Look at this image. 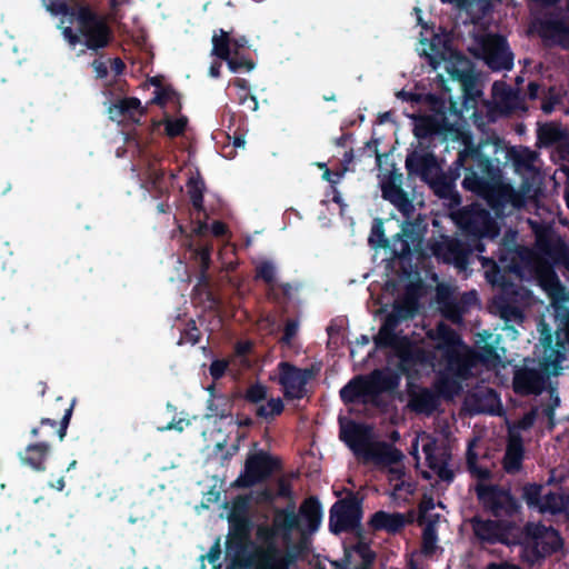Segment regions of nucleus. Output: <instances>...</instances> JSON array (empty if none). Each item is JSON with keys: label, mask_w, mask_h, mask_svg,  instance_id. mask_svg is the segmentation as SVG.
<instances>
[{"label": "nucleus", "mask_w": 569, "mask_h": 569, "mask_svg": "<svg viewBox=\"0 0 569 569\" xmlns=\"http://www.w3.org/2000/svg\"><path fill=\"white\" fill-rule=\"evenodd\" d=\"M482 148V143L475 144L471 140L465 142L460 161L469 156L473 163L467 168L462 187L483 199L497 217H502L507 204L517 206L520 197L510 183L501 181L499 167L483 153Z\"/></svg>", "instance_id": "obj_1"}, {"label": "nucleus", "mask_w": 569, "mask_h": 569, "mask_svg": "<svg viewBox=\"0 0 569 569\" xmlns=\"http://www.w3.org/2000/svg\"><path fill=\"white\" fill-rule=\"evenodd\" d=\"M77 28L63 27L62 37L71 50L82 44L77 56L84 54L87 50L98 53L108 48L113 40V31L104 14L94 10L90 4L77 3L76 11L70 17Z\"/></svg>", "instance_id": "obj_2"}, {"label": "nucleus", "mask_w": 569, "mask_h": 569, "mask_svg": "<svg viewBox=\"0 0 569 569\" xmlns=\"http://www.w3.org/2000/svg\"><path fill=\"white\" fill-rule=\"evenodd\" d=\"M339 437L355 456L362 458L365 462L391 466L399 463L403 458L402 451L390 443L371 442L372 427L363 422L349 420L341 425Z\"/></svg>", "instance_id": "obj_3"}, {"label": "nucleus", "mask_w": 569, "mask_h": 569, "mask_svg": "<svg viewBox=\"0 0 569 569\" xmlns=\"http://www.w3.org/2000/svg\"><path fill=\"white\" fill-rule=\"evenodd\" d=\"M399 386L396 373L376 369L368 376H356L340 391V399L345 405L361 403L380 405V395L392 391Z\"/></svg>", "instance_id": "obj_4"}, {"label": "nucleus", "mask_w": 569, "mask_h": 569, "mask_svg": "<svg viewBox=\"0 0 569 569\" xmlns=\"http://www.w3.org/2000/svg\"><path fill=\"white\" fill-rule=\"evenodd\" d=\"M427 226L421 218H417L412 222L405 221L401 231L395 234L392 240H389L385 234L382 220L375 219L369 236V243L373 248H389L392 254L399 259H410L412 247H420Z\"/></svg>", "instance_id": "obj_5"}, {"label": "nucleus", "mask_w": 569, "mask_h": 569, "mask_svg": "<svg viewBox=\"0 0 569 569\" xmlns=\"http://www.w3.org/2000/svg\"><path fill=\"white\" fill-rule=\"evenodd\" d=\"M475 492L482 510L497 519L512 520L521 512V503L509 488L478 482Z\"/></svg>", "instance_id": "obj_6"}, {"label": "nucleus", "mask_w": 569, "mask_h": 569, "mask_svg": "<svg viewBox=\"0 0 569 569\" xmlns=\"http://www.w3.org/2000/svg\"><path fill=\"white\" fill-rule=\"evenodd\" d=\"M472 532L481 545H520L522 540L521 528L513 520L483 519L473 516L470 519Z\"/></svg>", "instance_id": "obj_7"}, {"label": "nucleus", "mask_w": 569, "mask_h": 569, "mask_svg": "<svg viewBox=\"0 0 569 569\" xmlns=\"http://www.w3.org/2000/svg\"><path fill=\"white\" fill-rule=\"evenodd\" d=\"M526 249L516 243L515 233H507L499 244L497 257H479L482 267L489 268L487 271V279L491 283H498L503 279L505 272H520L521 264L526 258Z\"/></svg>", "instance_id": "obj_8"}, {"label": "nucleus", "mask_w": 569, "mask_h": 569, "mask_svg": "<svg viewBox=\"0 0 569 569\" xmlns=\"http://www.w3.org/2000/svg\"><path fill=\"white\" fill-rule=\"evenodd\" d=\"M278 383L282 387L286 400H301L307 396V385L315 379L320 371L319 365L299 368L291 362L281 361L277 366Z\"/></svg>", "instance_id": "obj_9"}, {"label": "nucleus", "mask_w": 569, "mask_h": 569, "mask_svg": "<svg viewBox=\"0 0 569 569\" xmlns=\"http://www.w3.org/2000/svg\"><path fill=\"white\" fill-rule=\"evenodd\" d=\"M522 540L535 559H542L558 552L563 541L559 532L552 527H546L541 522H527L521 529Z\"/></svg>", "instance_id": "obj_10"}, {"label": "nucleus", "mask_w": 569, "mask_h": 569, "mask_svg": "<svg viewBox=\"0 0 569 569\" xmlns=\"http://www.w3.org/2000/svg\"><path fill=\"white\" fill-rule=\"evenodd\" d=\"M361 501L352 493L336 501L329 511V530L333 535L356 531L361 536Z\"/></svg>", "instance_id": "obj_11"}, {"label": "nucleus", "mask_w": 569, "mask_h": 569, "mask_svg": "<svg viewBox=\"0 0 569 569\" xmlns=\"http://www.w3.org/2000/svg\"><path fill=\"white\" fill-rule=\"evenodd\" d=\"M457 222L466 238L478 237L493 240L500 233L498 222L485 208L476 206L463 208L458 214Z\"/></svg>", "instance_id": "obj_12"}, {"label": "nucleus", "mask_w": 569, "mask_h": 569, "mask_svg": "<svg viewBox=\"0 0 569 569\" xmlns=\"http://www.w3.org/2000/svg\"><path fill=\"white\" fill-rule=\"evenodd\" d=\"M280 468V460L271 455L264 451L252 453L246 459L244 470L234 480L233 485L238 488H251L269 479Z\"/></svg>", "instance_id": "obj_13"}, {"label": "nucleus", "mask_w": 569, "mask_h": 569, "mask_svg": "<svg viewBox=\"0 0 569 569\" xmlns=\"http://www.w3.org/2000/svg\"><path fill=\"white\" fill-rule=\"evenodd\" d=\"M482 59L492 71L511 70L513 53L507 39L500 34H487L480 42Z\"/></svg>", "instance_id": "obj_14"}, {"label": "nucleus", "mask_w": 569, "mask_h": 569, "mask_svg": "<svg viewBox=\"0 0 569 569\" xmlns=\"http://www.w3.org/2000/svg\"><path fill=\"white\" fill-rule=\"evenodd\" d=\"M56 402H62L63 415L60 421L50 418H42L38 427L31 429V436L37 439L38 442H46L51 445V441L58 438L60 441L67 435V429L72 416L73 403H68L62 397H58Z\"/></svg>", "instance_id": "obj_15"}, {"label": "nucleus", "mask_w": 569, "mask_h": 569, "mask_svg": "<svg viewBox=\"0 0 569 569\" xmlns=\"http://www.w3.org/2000/svg\"><path fill=\"white\" fill-rule=\"evenodd\" d=\"M536 249L551 264L563 263L569 267V244L550 228L536 233Z\"/></svg>", "instance_id": "obj_16"}, {"label": "nucleus", "mask_w": 569, "mask_h": 569, "mask_svg": "<svg viewBox=\"0 0 569 569\" xmlns=\"http://www.w3.org/2000/svg\"><path fill=\"white\" fill-rule=\"evenodd\" d=\"M462 154L463 149L459 151L457 159L449 168L448 176L436 171V173L430 178V181H427L439 198L451 199L455 196V181L460 177L461 170H463L466 174L467 168L473 163L469 156L463 158V161H460Z\"/></svg>", "instance_id": "obj_17"}, {"label": "nucleus", "mask_w": 569, "mask_h": 569, "mask_svg": "<svg viewBox=\"0 0 569 569\" xmlns=\"http://www.w3.org/2000/svg\"><path fill=\"white\" fill-rule=\"evenodd\" d=\"M549 375L533 368L518 369L513 375L512 389L518 396H538L543 391Z\"/></svg>", "instance_id": "obj_18"}, {"label": "nucleus", "mask_w": 569, "mask_h": 569, "mask_svg": "<svg viewBox=\"0 0 569 569\" xmlns=\"http://www.w3.org/2000/svg\"><path fill=\"white\" fill-rule=\"evenodd\" d=\"M401 184L402 174L391 173L381 183L382 198L392 203L405 217L409 218L413 213L415 207Z\"/></svg>", "instance_id": "obj_19"}, {"label": "nucleus", "mask_w": 569, "mask_h": 569, "mask_svg": "<svg viewBox=\"0 0 569 569\" xmlns=\"http://www.w3.org/2000/svg\"><path fill=\"white\" fill-rule=\"evenodd\" d=\"M569 325V320L566 322L565 328L562 330V336L559 331L556 332V347H553V336H545L540 337L541 345L545 348L546 355L540 362L541 370H543L546 373H555L558 375L561 366L560 363L565 359V353L562 352V349H565V345L569 342L566 339V329Z\"/></svg>", "instance_id": "obj_20"}, {"label": "nucleus", "mask_w": 569, "mask_h": 569, "mask_svg": "<svg viewBox=\"0 0 569 569\" xmlns=\"http://www.w3.org/2000/svg\"><path fill=\"white\" fill-rule=\"evenodd\" d=\"M441 362L445 365V371L452 373L460 379L468 380L472 376L475 361L472 357V349L467 345L466 347H461L456 350H448L447 353H442Z\"/></svg>", "instance_id": "obj_21"}, {"label": "nucleus", "mask_w": 569, "mask_h": 569, "mask_svg": "<svg viewBox=\"0 0 569 569\" xmlns=\"http://www.w3.org/2000/svg\"><path fill=\"white\" fill-rule=\"evenodd\" d=\"M398 358V370L407 377L417 373V367L427 362V352L415 346L409 338L393 351Z\"/></svg>", "instance_id": "obj_22"}, {"label": "nucleus", "mask_w": 569, "mask_h": 569, "mask_svg": "<svg viewBox=\"0 0 569 569\" xmlns=\"http://www.w3.org/2000/svg\"><path fill=\"white\" fill-rule=\"evenodd\" d=\"M539 34L561 49L569 50V24L563 18L553 13L546 16L539 21Z\"/></svg>", "instance_id": "obj_23"}, {"label": "nucleus", "mask_w": 569, "mask_h": 569, "mask_svg": "<svg viewBox=\"0 0 569 569\" xmlns=\"http://www.w3.org/2000/svg\"><path fill=\"white\" fill-rule=\"evenodd\" d=\"M406 169L410 176H418L422 181H430L436 171L440 170L437 157L432 152L418 151L408 153Z\"/></svg>", "instance_id": "obj_24"}, {"label": "nucleus", "mask_w": 569, "mask_h": 569, "mask_svg": "<svg viewBox=\"0 0 569 569\" xmlns=\"http://www.w3.org/2000/svg\"><path fill=\"white\" fill-rule=\"evenodd\" d=\"M300 530L302 535L315 533L322 520V507L315 496L306 498L299 508Z\"/></svg>", "instance_id": "obj_25"}, {"label": "nucleus", "mask_w": 569, "mask_h": 569, "mask_svg": "<svg viewBox=\"0 0 569 569\" xmlns=\"http://www.w3.org/2000/svg\"><path fill=\"white\" fill-rule=\"evenodd\" d=\"M146 109L141 106V101L136 97L118 99L108 107V114L111 121L121 122L124 119L138 122L136 116H143Z\"/></svg>", "instance_id": "obj_26"}, {"label": "nucleus", "mask_w": 569, "mask_h": 569, "mask_svg": "<svg viewBox=\"0 0 569 569\" xmlns=\"http://www.w3.org/2000/svg\"><path fill=\"white\" fill-rule=\"evenodd\" d=\"M408 522L407 517L401 512L390 513L379 510L371 516L368 526L372 531H386L390 535H396L400 532Z\"/></svg>", "instance_id": "obj_27"}, {"label": "nucleus", "mask_w": 569, "mask_h": 569, "mask_svg": "<svg viewBox=\"0 0 569 569\" xmlns=\"http://www.w3.org/2000/svg\"><path fill=\"white\" fill-rule=\"evenodd\" d=\"M439 395L429 388H420L409 392L408 407L418 415L431 416L440 407Z\"/></svg>", "instance_id": "obj_28"}, {"label": "nucleus", "mask_w": 569, "mask_h": 569, "mask_svg": "<svg viewBox=\"0 0 569 569\" xmlns=\"http://www.w3.org/2000/svg\"><path fill=\"white\" fill-rule=\"evenodd\" d=\"M51 451V445L46 442H33L28 445L23 451L19 452V459L23 466H28L34 471H44L46 461Z\"/></svg>", "instance_id": "obj_29"}, {"label": "nucleus", "mask_w": 569, "mask_h": 569, "mask_svg": "<svg viewBox=\"0 0 569 569\" xmlns=\"http://www.w3.org/2000/svg\"><path fill=\"white\" fill-rule=\"evenodd\" d=\"M523 457L525 447L521 437L519 435L511 436L502 459L503 470L509 475L518 473L522 468Z\"/></svg>", "instance_id": "obj_30"}, {"label": "nucleus", "mask_w": 569, "mask_h": 569, "mask_svg": "<svg viewBox=\"0 0 569 569\" xmlns=\"http://www.w3.org/2000/svg\"><path fill=\"white\" fill-rule=\"evenodd\" d=\"M432 339L436 340V349L442 353H447L448 350H456L461 347H466L460 335L450 326L440 322L436 330Z\"/></svg>", "instance_id": "obj_31"}, {"label": "nucleus", "mask_w": 569, "mask_h": 569, "mask_svg": "<svg viewBox=\"0 0 569 569\" xmlns=\"http://www.w3.org/2000/svg\"><path fill=\"white\" fill-rule=\"evenodd\" d=\"M437 303L443 318L453 323H460L462 321L465 307L456 300L448 289L438 290Z\"/></svg>", "instance_id": "obj_32"}, {"label": "nucleus", "mask_w": 569, "mask_h": 569, "mask_svg": "<svg viewBox=\"0 0 569 569\" xmlns=\"http://www.w3.org/2000/svg\"><path fill=\"white\" fill-rule=\"evenodd\" d=\"M250 542H238L231 543L230 548H227L229 552L232 553L233 566L240 569H250L254 566L257 561H260L259 551L261 548L254 547L250 548Z\"/></svg>", "instance_id": "obj_33"}, {"label": "nucleus", "mask_w": 569, "mask_h": 569, "mask_svg": "<svg viewBox=\"0 0 569 569\" xmlns=\"http://www.w3.org/2000/svg\"><path fill=\"white\" fill-rule=\"evenodd\" d=\"M466 380L467 379H460L457 376L442 370L438 373L435 381L436 393L439 395V398L442 397L450 400L460 395L462 390V382Z\"/></svg>", "instance_id": "obj_34"}, {"label": "nucleus", "mask_w": 569, "mask_h": 569, "mask_svg": "<svg viewBox=\"0 0 569 569\" xmlns=\"http://www.w3.org/2000/svg\"><path fill=\"white\" fill-rule=\"evenodd\" d=\"M295 501L283 509H278L274 512L273 526L277 530L282 531L284 536H289L293 529H300V519L298 513L295 511Z\"/></svg>", "instance_id": "obj_35"}, {"label": "nucleus", "mask_w": 569, "mask_h": 569, "mask_svg": "<svg viewBox=\"0 0 569 569\" xmlns=\"http://www.w3.org/2000/svg\"><path fill=\"white\" fill-rule=\"evenodd\" d=\"M435 254L442 256L445 261L453 262L456 266H465L468 259V248L465 243L455 240L436 249Z\"/></svg>", "instance_id": "obj_36"}, {"label": "nucleus", "mask_w": 569, "mask_h": 569, "mask_svg": "<svg viewBox=\"0 0 569 569\" xmlns=\"http://www.w3.org/2000/svg\"><path fill=\"white\" fill-rule=\"evenodd\" d=\"M250 520L246 516H233L230 518L227 548H230L231 543L250 542Z\"/></svg>", "instance_id": "obj_37"}, {"label": "nucleus", "mask_w": 569, "mask_h": 569, "mask_svg": "<svg viewBox=\"0 0 569 569\" xmlns=\"http://www.w3.org/2000/svg\"><path fill=\"white\" fill-rule=\"evenodd\" d=\"M442 123L435 116L420 117L413 127V134L418 139H428L441 132Z\"/></svg>", "instance_id": "obj_38"}, {"label": "nucleus", "mask_w": 569, "mask_h": 569, "mask_svg": "<svg viewBox=\"0 0 569 569\" xmlns=\"http://www.w3.org/2000/svg\"><path fill=\"white\" fill-rule=\"evenodd\" d=\"M236 397H228L226 395H218L208 400L207 409L210 412L209 417L218 419H226L231 416L233 409V399Z\"/></svg>", "instance_id": "obj_39"}, {"label": "nucleus", "mask_w": 569, "mask_h": 569, "mask_svg": "<svg viewBox=\"0 0 569 569\" xmlns=\"http://www.w3.org/2000/svg\"><path fill=\"white\" fill-rule=\"evenodd\" d=\"M231 31H226L223 29H219V33L214 32L212 36V50L211 54L221 59L228 60V57L231 56Z\"/></svg>", "instance_id": "obj_40"}, {"label": "nucleus", "mask_w": 569, "mask_h": 569, "mask_svg": "<svg viewBox=\"0 0 569 569\" xmlns=\"http://www.w3.org/2000/svg\"><path fill=\"white\" fill-rule=\"evenodd\" d=\"M188 194L193 209L198 212L204 211L203 193L206 190L203 179L198 174L190 177L187 181Z\"/></svg>", "instance_id": "obj_41"}, {"label": "nucleus", "mask_w": 569, "mask_h": 569, "mask_svg": "<svg viewBox=\"0 0 569 569\" xmlns=\"http://www.w3.org/2000/svg\"><path fill=\"white\" fill-rule=\"evenodd\" d=\"M259 556L260 562L264 565L266 569H288L290 567L284 555L274 546L260 550Z\"/></svg>", "instance_id": "obj_42"}, {"label": "nucleus", "mask_w": 569, "mask_h": 569, "mask_svg": "<svg viewBox=\"0 0 569 569\" xmlns=\"http://www.w3.org/2000/svg\"><path fill=\"white\" fill-rule=\"evenodd\" d=\"M161 124L164 126L166 136L169 138H177L184 133L188 126V119L186 116H181L177 119H172L169 116H166L162 121L153 120L154 128Z\"/></svg>", "instance_id": "obj_43"}, {"label": "nucleus", "mask_w": 569, "mask_h": 569, "mask_svg": "<svg viewBox=\"0 0 569 569\" xmlns=\"http://www.w3.org/2000/svg\"><path fill=\"white\" fill-rule=\"evenodd\" d=\"M407 338L406 336H398L391 329L380 327L378 335L375 337V343L380 349L390 348L395 351Z\"/></svg>", "instance_id": "obj_44"}, {"label": "nucleus", "mask_w": 569, "mask_h": 569, "mask_svg": "<svg viewBox=\"0 0 569 569\" xmlns=\"http://www.w3.org/2000/svg\"><path fill=\"white\" fill-rule=\"evenodd\" d=\"M359 541L353 547L355 552L361 558L362 562L356 569H370L376 560V553L371 550L368 542L363 540V536H358Z\"/></svg>", "instance_id": "obj_45"}, {"label": "nucleus", "mask_w": 569, "mask_h": 569, "mask_svg": "<svg viewBox=\"0 0 569 569\" xmlns=\"http://www.w3.org/2000/svg\"><path fill=\"white\" fill-rule=\"evenodd\" d=\"M475 365L481 362L483 365H497L500 362V356L495 346L485 343L478 351L472 350Z\"/></svg>", "instance_id": "obj_46"}, {"label": "nucleus", "mask_w": 569, "mask_h": 569, "mask_svg": "<svg viewBox=\"0 0 569 569\" xmlns=\"http://www.w3.org/2000/svg\"><path fill=\"white\" fill-rule=\"evenodd\" d=\"M284 410L281 398H271L267 405H260L256 410V416L264 419H273L280 416Z\"/></svg>", "instance_id": "obj_47"}, {"label": "nucleus", "mask_w": 569, "mask_h": 569, "mask_svg": "<svg viewBox=\"0 0 569 569\" xmlns=\"http://www.w3.org/2000/svg\"><path fill=\"white\" fill-rule=\"evenodd\" d=\"M479 412L500 415L501 402L498 392L492 388L483 389V407L479 408Z\"/></svg>", "instance_id": "obj_48"}, {"label": "nucleus", "mask_w": 569, "mask_h": 569, "mask_svg": "<svg viewBox=\"0 0 569 569\" xmlns=\"http://www.w3.org/2000/svg\"><path fill=\"white\" fill-rule=\"evenodd\" d=\"M539 511L541 513L548 512L551 515H558L563 512L561 493L550 491L547 495H545Z\"/></svg>", "instance_id": "obj_49"}, {"label": "nucleus", "mask_w": 569, "mask_h": 569, "mask_svg": "<svg viewBox=\"0 0 569 569\" xmlns=\"http://www.w3.org/2000/svg\"><path fill=\"white\" fill-rule=\"evenodd\" d=\"M542 486L538 483H527L522 489V498L529 508H540L543 496Z\"/></svg>", "instance_id": "obj_50"}, {"label": "nucleus", "mask_w": 569, "mask_h": 569, "mask_svg": "<svg viewBox=\"0 0 569 569\" xmlns=\"http://www.w3.org/2000/svg\"><path fill=\"white\" fill-rule=\"evenodd\" d=\"M179 100L180 97L176 89L171 84H167L154 91V97L151 99L150 103L164 108L169 101L180 103Z\"/></svg>", "instance_id": "obj_51"}, {"label": "nucleus", "mask_w": 569, "mask_h": 569, "mask_svg": "<svg viewBox=\"0 0 569 569\" xmlns=\"http://www.w3.org/2000/svg\"><path fill=\"white\" fill-rule=\"evenodd\" d=\"M73 0H43V3L48 11L54 16H68L71 17L76 11V4L72 6Z\"/></svg>", "instance_id": "obj_52"}, {"label": "nucleus", "mask_w": 569, "mask_h": 569, "mask_svg": "<svg viewBox=\"0 0 569 569\" xmlns=\"http://www.w3.org/2000/svg\"><path fill=\"white\" fill-rule=\"evenodd\" d=\"M268 393V389L266 386L256 382L251 385L243 395L240 392L234 393V397H242L246 401L250 403H259L266 400Z\"/></svg>", "instance_id": "obj_53"}, {"label": "nucleus", "mask_w": 569, "mask_h": 569, "mask_svg": "<svg viewBox=\"0 0 569 569\" xmlns=\"http://www.w3.org/2000/svg\"><path fill=\"white\" fill-rule=\"evenodd\" d=\"M438 536L436 529L428 525L422 531L421 552L425 556H432L437 548Z\"/></svg>", "instance_id": "obj_54"}, {"label": "nucleus", "mask_w": 569, "mask_h": 569, "mask_svg": "<svg viewBox=\"0 0 569 569\" xmlns=\"http://www.w3.org/2000/svg\"><path fill=\"white\" fill-rule=\"evenodd\" d=\"M224 61L227 62L229 70L234 73L242 70L249 72L256 68V62L252 59L240 56L239 53L238 56L234 54L233 57L229 56L228 60Z\"/></svg>", "instance_id": "obj_55"}, {"label": "nucleus", "mask_w": 569, "mask_h": 569, "mask_svg": "<svg viewBox=\"0 0 569 569\" xmlns=\"http://www.w3.org/2000/svg\"><path fill=\"white\" fill-rule=\"evenodd\" d=\"M256 279H260L272 287L276 281V267L271 261L264 260L256 267Z\"/></svg>", "instance_id": "obj_56"}, {"label": "nucleus", "mask_w": 569, "mask_h": 569, "mask_svg": "<svg viewBox=\"0 0 569 569\" xmlns=\"http://www.w3.org/2000/svg\"><path fill=\"white\" fill-rule=\"evenodd\" d=\"M197 256L199 257L200 262V276H199V284H209L208 269L211 263V251L207 247H202L197 250Z\"/></svg>", "instance_id": "obj_57"}, {"label": "nucleus", "mask_w": 569, "mask_h": 569, "mask_svg": "<svg viewBox=\"0 0 569 569\" xmlns=\"http://www.w3.org/2000/svg\"><path fill=\"white\" fill-rule=\"evenodd\" d=\"M201 332L198 329L196 321L193 319L188 320L184 329L181 331L179 345L186 342L192 346L200 342Z\"/></svg>", "instance_id": "obj_58"}, {"label": "nucleus", "mask_w": 569, "mask_h": 569, "mask_svg": "<svg viewBox=\"0 0 569 569\" xmlns=\"http://www.w3.org/2000/svg\"><path fill=\"white\" fill-rule=\"evenodd\" d=\"M538 139L547 146L553 144L561 139V131L553 124H545L538 130Z\"/></svg>", "instance_id": "obj_59"}, {"label": "nucleus", "mask_w": 569, "mask_h": 569, "mask_svg": "<svg viewBox=\"0 0 569 569\" xmlns=\"http://www.w3.org/2000/svg\"><path fill=\"white\" fill-rule=\"evenodd\" d=\"M392 312L401 320L413 318L416 312V305L413 301L398 302L393 306Z\"/></svg>", "instance_id": "obj_60"}, {"label": "nucleus", "mask_w": 569, "mask_h": 569, "mask_svg": "<svg viewBox=\"0 0 569 569\" xmlns=\"http://www.w3.org/2000/svg\"><path fill=\"white\" fill-rule=\"evenodd\" d=\"M299 329V321L297 319H288L284 323L283 328V335L280 338V342L282 345L289 346L292 341V339L298 333Z\"/></svg>", "instance_id": "obj_61"}, {"label": "nucleus", "mask_w": 569, "mask_h": 569, "mask_svg": "<svg viewBox=\"0 0 569 569\" xmlns=\"http://www.w3.org/2000/svg\"><path fill=\"white\" fill-rule=\"evenodd\" d=\"M423 452L426 455V461L428 467L435 472L438 470L439 467L443 465L445 461H447V459L440 458L435 455V449L431 445H425Z\"/></svg>", "instance_id": "obj_62"}, {"label": "nucleus", "mask_w": 569, "mask_h": 569, "mask_svg": "<svg viewBox=\"0 0 569 569\" xmlns=\"http://www.w3.org/2000/svg\"><path fill=\"white\" fill-rule=\"evenodd\" d=\"M277 486H278V489L274 492L276 498L289 499L290 502L293 501L292 486L289 480L281 477L278 479Z\"/></svg>", "instance_id": "obj_63"}, {"label": "nucleus", "mask_w": 569, "mask_h": 569, "mask_svg": "<svg viewBox=\"0 0 569 569\" xmlns=\"http://www.w3.org/2000/svg\"><path fill=\"white\" fill-rule=\"evenodd\" d=\"M229 362L224 359H216L210 363L209 367V373L212 377L213 380L221 379L227 369H228Z\"/></svg>", "instance_id": "obj_64"}]
</instances>
